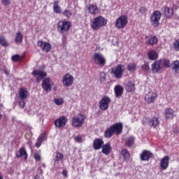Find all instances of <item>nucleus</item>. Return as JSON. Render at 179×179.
<instances>
[{
	"mask_svg": "<svg viewBox=\"0 0 179 179\" xmlns=\"http://www.w3.org/2000/svg\"><path fill=\"white\" fill-rule=\"evenodd\" d=\"M107 24V20L104 17L99 15L92 20L91 27L92 30H99L101 27H104Z\"/></svg>",
	"mask_w": 179,
	"mask_h": 179,
	"instance_id": "f257e3e1",
	"label": "nucleus"
},
{
	"mask_svg": "<svg viewBox=\"0 0 179 179\" xmlns=\"http://www.w3.org/2000/svg\"><path fill=\"white\" fill-rule=\"evenodd\" d=\"M71 22L65 20H60L57 22V31L60 33V34H65V33H68L69 29H71Z\"/></svg>",
	"mask_w": 179,
	"mask_h": 179,
	"instance_id": "f03ea898",
	"label": "nucleus"
},
{
	"mask_svg": "<svg viewBox=\"0 0 179 179\" xmlns=\"http://www.w3.org/2000/svg\"><path fill=\"white\" fill-rule=\"evenodd\" d=\"M18 96V106L20 108H24V106H26V102L24 101L29 97V91H27V89L22 87L20 89Z\"/></svg>",
	"mask_w": 179,
	"mask_h": 179,
	"instance_id": "7ed1b4c3",
	"label": "nucleus"
},
{
	"mask_svg": "<svg viewBox=\"0 0 179 179\" xmlns=\"http://www.w3.org/2000/svg\"><path fill=\"white\" fill-rule=\"evenodd\" d=\"M85 120H86V116L82 113H79L77 116L72 118L71 125L74 128H80L85 124Z\"/></svg>",
	"mask_w": 179,
	"mask_h": 179,
	"instance_id": "20e7f679",
	"label": "nucleus"
},
{
	"mask_svg": "<svg viewBox=\"0 0 179 179\" xmlns=\"http://www.w3.org/2000/svg\"><path fill=\"white\" fill-rule=\"evenodd\" d=\"M150 22L153 27H159L160 20L162 19V12L159 10L154 11L150 15Z\"/></svg>",
	"mask_w": 179,
	"mask_h": 179,
	"instance_id": "39448f33",
	"label": "nucleus"
},
{
	"mask_svg": "<svg viewBox=\"0 0 179 179\" xmlns=\"http://www.w3.org/2000/svg\"><path fill=\"white\" fill-rule=\"evenodd\" d=\"M128 25V16L123 15L120 16L115 21L116 29H125V27Z\"/></svg>",
	"mask_w": 179,
	"mask_h": 179,
	"instance_id": "423d86ee",
	"label": "nucleus"
},
{
	"mask_svg": "<svg viewBox=\"0 0 179 179\" xmlns=\"http://www.w3.org/2000/svg\"><path fill=\"white\" fill-rule=\"evenodd\" d=\"M124 72H125V66L123 64H117L115 69H113L111 71L112 75H114L116 79H121Z\"/></svg>",
	"mask_w": 179,
	"mask_h": 179,
	"instance_id": "0eeeda50",
	"label": "nucleus"
},
{
	"mask_svg": "<svg viewBox=\"0 0 179 179\" xmlns=\"http://www.w3.org/2000/svg\"><path fill=\"white\" fill-rule=\"evenodd\" d=\"M110 104H111V98L108 96H103L99 102V109L101 110V111H106V110H108Z\"/></svg>",
	"mask_w": 179,
	"mask_h": 179,
	"instance_id": "6e6552de",
	"label": "nucleus"
},
{
	"mask_svg": "<svg viewBox=\"0 0 179 179\" xmlns=\"http://www.w3.org/2000/svg\"><path fill=\"white\" fill-rule=\"evenodd\" d=\"M73 82H75V78H73V76H72L71 73H66L63 76L62 83L63 85L65 86V87H70V86H72V85H73Z\"/></svg>",
	"mask_w": 179,
	"mask_h": 179,
	"instance_id": "1a4fd4ad",
	"label": "nucleus"
},
{
	"mask_svg": "<svg viewBox=\"0 0 179 179\" xmlns=\"http://www.w3.org/2000/svg\"><path fill=\"white\" fill-rule=\"evenodd\" d=\"M93 60L96 65H99L100 66L106 65V58L101 53L95 52L93 55Z\"/></svg>",
	"mask_w": 179,
	"mask_h": 179,
	"instance_id": "9d476101",
	"label": "nucleus"
},
{
	"mask_svg": "<svg viewBox=\"0 0 179 179\" xmlns=\"http://www.w3.org/2000/svg\"><path fill=\"white\" fill-rule=\"evenodd\" d=\"M68 122V117L66 116L63 115L60 116L59 118L56 119L54 122V125L56 128H64L66 123Z\"/></svg>",
	"mask_w": 179,
	"mask_h": 179,
	"instance_id": "9b49d317",
	"label": "nucleus"
},
{
	"mask_svg": "<svg viewBox=\"0 0 179 179\" xmlns=\"http://www.w3.org/2000/svg\"><path fill=\"white\" fill-rule=\"evenodd\" d=\"M151 69L153 73H159L163 69V61L162 59L155 61L151 65Z\"/></svg>",
	"mask_w": 179,
	"mask_h": 179,
	"instance_id": "f8f14e48",
	"label": "nucleus"
},
{
	"mask_svg": "<svg viewBox=\"0 0 179 179\" xmlns=\"http://www.w3.org/2000/svg\"><path fill=\"white\" fill-rule=\"evenodd\" d=\"M153 157H155L153 152L148 150H143L142 153L140 154V158L142 162H148Z\"/></svg>",
	"mask_w": 179,
	"mask_h": 179,
	"instance_id": "ddd939ff",
	"label": "nucleus"
},
{
	"mask_svg": "<svg viewBox=\"0 0 179 179\" xmlns=\"http://www.w3.org/2000/svg\"><path fill=\"white\" fill-rule=\"evenodd\" d=\"M162 10L166 19H171L174 16V9L173 8L165 6L162 8Z\"/></svg>",
	"mask_w": 179,
	"mask_h": 179,
	"instance_id": "4468645a",
	"label": "nucleus"
},
{
	"mask_svg": "<svg viewBox=\"0 0 179 179\" xmlns=\"http://www.w3.org/2000/svg\"><path fill=\"white\" fill-rule=\"evenodd\" d=\"M37 44L41 48L43 52H50V51H51V43L48 42H44L43 41H38Z\"/></svg>",
	"mask_w": 179,
	"mask_h": 179,
	"instance_id": "2eb2a0df",
	"label": "nucleus"
},
{
	"mask_svg": "<svg viewBox=\"0 0 179 179\" xmlns=\"http://www.w3.org/2000/svg\"><path fill=\"white\" fill-rule=\"evenodd\" d=\"M112 131H113L114 134L117 136L118 135H121L122 133V129L124 128V125L121 122L113 124L110 126Z\"/></svg>",
	"mask_w": 179,
	"mask_h": 179,
	"instance_id": "dca6fc26",
	"label": "nucleus"
},
{
	"mask_svg": "<svg viewBox=\"0 0 179 179\" xmlns=\"http://www.w3.org/2000/svg\"><path fill=\"white\" fill-rule=\"evenodd\" d=\"M145 44H147V45H156V44H157V43H159V39L157 38V36H148V35H146L145 36Z\"/></svg>",
	"mask_w": 179,
	"mask_h": 179,
	"instance_id": "f3484780",
	"label": "nucleus"
},
{
	"mask_svg": "<svg viewBox=\"0 0 179 179\" xmlns=\"http://www.w3.org/2000/svg\"><path fill=\"white\" fill-rule=\"evenodd\" d=\"M170 164V157L168 155L164 156L160 162L159 166L162 170H167Z\"/></svg>",
	"mask_w": 179,
	"mask_h": 179,
	"instance_id": "a211bd4d",
	"label": "nucleus"
},
{
	"mask_svg": "<svg viewBox=\"0 0 179 179\" xmlns=\"http://www.w3.org/2000/svg\"><path fill=\"white\" fill-rule=\"evenodd\" d=\"M157 99V94L156 92H149L145 97V101L148 104H152L155 103Z\"/></svg>",
	"mask_w": 179,
	"mask_h": 179,
	"instance_id": "6ab92c4d",
	"label": "nucleus"
},
{
	"mask_svg": "<svg viewBox=\"0 0 179 179\" xmlns=\"http://www.w3.org/2000/svg\"><path fill=\"white\" fill-rule=\"evenodd\" d=\"M42 88L47 92H51V78H46L43 80Z\"/></svg>",
	"mask_w": 179,
	"mask_h": 179,
	"instance_id": "aec40b11",
	"label": "nucleus"
},
{
	"mask_svg": "<svg viewBox=\"0 0 179 179\" xmlns=\"http://www.w3.org/2000/svg\"><path fill=\"white\" fill-rule=\"evenodd\" d=\"M103 145L104 141H103V138H96L93 141V148L94 150H100Z\"/></svg>",
	"mask_w": 179,
	"mask_h": 179,
	"instance_id": "412c9836",
	"label": "nucleus"
},
{
	"mask_svg": "<svg viewBox=\"0 0 179 179\" xmlns=\"http://www.w3.org/2000/svg\"><path fill=\"white\" fill-rule=\"evenodd\" d=\"M101 152L103 155H108L111 153L113 150V147H111V143L108 142L106 144H103L101 148Z\"/></svg>",
	"mask_w": 179,
	"mask_h": 179,
	"instance_id": "4be33fe9",
	"label": "nucleus"
},
{
	"mask_svg": "<svg viewBox=\"0 0 179 179\" xmlns=\"http://www.w3.org/2000/svg\"><path fill=\"white\" fill-rule=\"evenodd\" d=\"M115 96L120 99L122 94H124V87L120 85H117L114 87Z\"/></svg>",
	"mask_w": 179,
	"mask_h": 179,
	"instance_id": "5701e85b",
	"label": "nucleus"
},
{
	"mask_svg": "<svg viewBox=\"0 0 179 179\" xmlns=\"http://www.w3.org/2000/svg\"><path fill=\"white\" fill-rule=\"evenodd\" d=\"M124 89L129 93H132V92H135L136 90L135 83L131 80L127 81V83L125 85Z\"/></svg>",
	"mask_w": 179,
	"mask_h": 179,
	"instance_id": "b1692460",
	"label": "nucleus"
},
{
	"mask_svg": "<svg viewBox=\"0 0 179 179\" xmlns=\"http://www.w3.org/2000/svg\"><path fill=\"white\" fill-rule=\"evenodd\" d=\"M166 120H173L174 118V110L172 108H166L164 111Z\"/></svg>",
	"mask_w": 179,
	"mask_h": 179,
	"instance_id": "393cba45",
	"label": "nucleus"
},
{
	"mask_svg": "<svg viewBox=\"0 0 179 179\" xmlns=\"http://www.w3.org/2000/svg\"><path fill=\"white\" fill-rule=\"evenodd\" d=\"M87 9L91 15H97L99 13V7L96 4H90Z\"/></svg>",
	"mask_w": 179,
	"mask_h": 179,
	"instance_id": "a878e982",
	"label": "nucleus"
},
{
	"mask_svg": "<svg viewBox=\"0 0 179 179\" xmlns=\"http://www.w3.org/2000/svg\"><path fill=\"white\" fill-rule=\"evenodd\" d=\"M15 43L17 45H20L23 43V34L20 31H17L15 36Z\"/></svg>",
	"mask_w": 179,
	"mask_h": 179,
	"instance_id": "bb28decb",
	"label": "nucleus"
},
{
	"mask_svg": "<svg viewBox=\"0 0 179 179\" xmlns=\"http://www.w3.org/2000/svg\"><path fill=\"white\" fill-rule=\"evenodd\" d=\"M148 59L150 61H155V59H157L159 58V54L156 50H152L148 53Z\"/></svg>",
	"mask_w": 179,
	"mask_h": 179,
	"instance_id": "cd10ccee",
	"label": "nucleus"
},
{
	"mask_svg": "<svg viewBox=\"0 0 179 179\" xmlns=\"http://www.w3.org/2000/svg\"><path fill=\"white\" fill-rule=\"evenodd\" d=\"M160 122L159 121V117H153L149 121V127H152L153 128H156V127H159Z\"/></svg>",
	"mask_w": 179,
	"mask_h": 179,
	"instance_id": "c85d7f7f",
	"label": "nucleus"
},
{
	"mask_svg": "<svg viewBox=\"0 0 179 179\" xmlns=\"http://www.w3.org/2000/svg\"><path fill=\"white\" fill-rule=\"evenodd\" d=\"M33 76H40V78H45L47 76V73L42 70H34L32 72Z\"/></svg>",
	"mask_w": 179,
	"mask_h": 179,
	"instance_id": "c756f323",
	"label": "nucleus"
},
{
	"mask_svg": "<svg viewBox=\"0 0 179 179\" xmlns=\"http://www.w3.org/2000/svg\"><path fill=\"white\" fill-rule=\"evenodd\" d=\"M64 160V154L56 152L55 157V163H59V162H62Z\"/></svg>",
	"mask_w": 179,
	"mask_h": 179,
	"instance_id": "7c9ffc66",
	"label": "nucleus"
},
{
	"mask_svg": "<svg viewBox=\"0 0 179 179\" xmlns=\"http://www.w3.org/2000/svg\"><path fill=\"white\" fill-rule=\"evenodd\" d=\"M0 45L2 47H9V42H8V40H6V38L3 36V35L0 36Z\"/></svg>",
	"mask_w": 179,
	"mask_h": 179,
	"instance_id": "2f4dec72",
	"label": "nucleus"
},
{
	"mask_svg": "<svg viewBox=\"0 0 179 179\" xmlns=\"http://www.w3.org/2000/svg\"><path fill=\"white\" fill-rule=\"evenodd\" d=\"M20 154H17L16 155V157H17L18 159L20 157H23V156H24L25 159H27V152L26 151V149H24V148H20L18 150Z\"/></svg>",
	"mask_w": 179,
	"mask_h": 179,
	"instance_id": "473e14b6",
	"label": "nucleus"
},
{
	"mask_svg": "<svg viewBox=\"0 0 179 179\" xmlns=\"http://www.w3.org/2000/svg\"><path fill=\"white\" fill-rule=\"evenodd\" d=\"M121 155L123 157L124 160H129L131 157V154H129V151L127 149H122Z\"/></svg>",
	"mask_w": 179,
	"mask_h": 179,
	"instance_id": "72a5a7b5",
	"label": "nucleus"
},
{
	"mask_svg": "<svg viewBox=\"0 0 179 179\" xmlns=\"http://www.w3.org/2000/svg\"><path fill=\"white\" fill-rule=\"evenodd\" d=\"M114 131L110 126L104 131V136L107 138H111L114 135Z\"/></svg>",
	"mask_w": 179,
	"mask_h": 179,
	"instance_id": "f704fd0d",
	"label": "nucleus"
},
{
	"mask_svg": "<svg viewBox=\"0 0 179 179\" xmlns=\"http://www.w3.org/2000/svg\"><path fill=\"white\" fill-rule=\"evenodd\" d=\"M59 3V1H54L53 10L55 13H61L62 10H61V7L58 5Z\"/></svg>",
	"mask_w": 179,
	"mask_h": 179,
	"instance_id": "c9c22d12",
	"label": "nucleus"
},
{
	"mask_svg": "<svg viewBox=\"0 0 179 179\" xmlns=\"http://www.w3.org/2000/svg\"><path fill=\"white\" fill-rule=\"evenodd\" d=\"M45 138V136H44V134L40 135L37 139V142L36 143L35 146L36 148H40Z\"/></svg>",
	"mask_w": 179,
	"mask_h": 179,
	"instance_id": "e433bc0d",
	"label": "nucleus"
},
{
	"mask_svg": "<svg viewBox=\"0 0 179 179\" xmlns=\"http://www.w3.org/2000/svg\"><path fill=\"white\" fill-rule=\"evenodd\" d=\"M127 69L129 72H135L136 71V64L135 63H130L127 66Z\"/></svg>",
	"mask_w": 179,
	"mask_h": 179,
	"instance_id": "4c0bfd02",
	"label": "nucleus"
},
{
	"mask_svg": "<svg viewBox=\"0 0 179 179\" xmlns=\"http://www.w3.org/2000/svg\"><path fill=\"white\" fill-rule=\"evenodd\" d=\"M11 59L13 62H17V61H23V56L15 55L12 56Z\"/></svg>",
	"mask_w": 179,
	"mask_h": 179,
	"instance_id": "58836bf2",
	"label": "nucleus"
},
{
	"mask_svg": "<svg viewBox=\"0 0 179 179\" xmlns=\"http://www.w3.org/2000/svg\"><path fill=\"white\" fill-rule=\"evenodd\" d=\"M172 65V69H173V71H176V73H178V71H179V61H174Z\"/></svg>",
	"mask_w": 179,
	"mask_h": 179,
	"instance_id": "ea45409f",
	"label": "nucleus"
},
{
	"mask_svg": "<svg viewBox=\"0 0 179 179\" xmlns=\"http://www.w3.org/2000/svg\"><path fill=\"white\" fill-rule=\"evenodd\" d=\"M174 51H179V38L175 39L173 43Z\"/></svg>",
	"mask_w": 179,
	"mask_h": 179,
	"instance_id": "a19ab883",
	"label": "nucleus"
},
{
	"mask_svg": "<svg viewBox=\"0 0 179 179\" xmlns=\"http://www.w3.org/2000/svg\"><path fill=\"white\" fill-rule=\"evenodd\" d=\"M134 142H135V138L129 137L127 139V141L126 142V145L127 146H132V145H134Z\"/></svg>",
	"mask_w": 179,
	"mask_h": 179,
	"instance_id": "79ce46f5",
	"label": "nucleus"
},
{
	"mask_svg": "<svg viewBox=\"0 0 179 179\" xmlns=\"http://www.w3.org/2000/svg\"><path fill=\"white\" fill-rule=\"evenodd\" d=\"M54 103L56 104V106H62V104H64V99H55Z\"/></svg>",
	"mask_w": 179,
	"mask_h": 179,
	"instance_id": "37998d69",
	"label": "nucleus"
},
{
	"mask_svg": "<svg viewBox=\"0 0 179 179\" xmlns=\"http://www.w3.org/2000/svg\"><path fill=\"white\" fill-rule=\"evenodd\" d=\"M63 15L64 16H65L66 17H67L68 19H70V17H72V13H71V11L68 10H65L63 12Z\"/></svg>",
	"mask_w": 179,
	"mask_h": 179,
	"instance_id": "c03bdc74",
	"label": "nucleus"
},
{
	"mask_svg": "<svg viewBox=\"0 0 179 179\" xmlns=\"http://www.w3.org/2000/svg\"><path fill=\"white\" fill-rule=\"evenodd\" d=\"M141 69H143V71H145V72H149V71H150V67L149 66V64H145L141 66Z\"/></svg>",
	"mask_w": 179,
	"mask_h": 179,
	"instance_id": "a18cd8bd",
	"label": "nucleus"
},
{
	"mask_svg": "<svg viewBox=\"0 0 179 179\" xmlns=\"http://www.w3.org/2000/svg\"><path fill=\"white\" fill-rule=\"evenodd\" d=\"M34 158L36 162H41V155L38 152L34 154Z\"/></svg>",
	"mask_w": 179,
	"mask_h": 179,
	"instance_id": "49530a36",
	"label": "nucleus"
},
{
	"mask_svg": "<svg viewBox=\"0 0 179 179\" xmlns=\"http://www.w3.org/2000/svg\"><path fill=\"white\" fill-rule=\"evenodd\" d=\"M138 11L140 13H141V15H144V13H146V12L148 11V8H146L145 6H141L139 8Z\"/></svg>",
	"mask_w": 179,
	"mask_h": 179,
	"instance_id": "de8ad7c7",
	"label": "nucleus"
},
{
	"mask_svg": "<svg viewBox=\"0 0 179 179\" xmlns=\"http://www.w3.org/2000/svg\"><path fill=\"white\" fill-rule=\"evenodd\" d=\"M99 82H100L101 83H103L106 82V73H101L100 74Z\"/></svg>",
	"mask_w": 179,
	"mask_h": 179,
	"instance_id": "09e8293b",
	"label": "nucleus"
},
{
	"mask_svg": "<svg viewBox=\"0 0 179 179\" xmlns=\"http://www.w3.org/2000/svg\"><path fill=\"white\" fill-rule=\"evenodd\" d=\"M164 66H165V68H170V60L165 59H164L163 62Z\"/></svg>",
	"mask_w": 179,
	"mask_h": 179,
	"instance_id": "8fccbe9b",
	"label": "nucleus"
},
{
	"mask_svg": "<svg viewBox=\"0 0 179 179\" xmlns=\"http://www.w3.org/2000/svg\"><path fill=\"white\" fill-rule=\"evenodd\" d=\"M149 121H150V120L149 119V117H144L143 118L142 122L143 124V125H146V124H149Z\"/></svg>",
	"mask_w": 179,
	"mask_h": 179,
	"instance_id": "3c124183",
	"label": "nucleus"
},
{
	"mask_svg": "<svg viewBox=\"0 0 179 179\" xmlns=\"http://www.w3.org/2000/svg\"><path fill=\"white\" fill-rule=\"evenodd\" d=\"M75 141H77L78 143H82L83 142V139H82V136H77L76 137H75Z\"/></svg>",
	"mask_w": 179,
	"mask_h": 179,
	"instance_id": "603ef678",
	"label": "nucleus"
},
{
	"mask_svg": "<svg viewBox=\"0 0 179 179\" xmlns=\"http://www.w3.org/2000/svg\"><path fill=\"white\" fill-rule=\"evenodd\" d=\"M1 3L6 6L10 5V0H1Z\"/></svg>",
	"mask_w": 179,
	"mask_h": 179,
	"instance_id": "864d4df0",
	"label": "nucleus"
},
{
	"mask_svg": "<svg viewBox=\"0 0 179 179\" xmlns=\"http://www.w3.org/2000/svg\"><path fill=\"white\" fill-rule=\"evenodd\" d=\"M2 71L6 73V75H9V70L6 68V66H3Z\"/></svg>",
	"mask_w": 179,
	"mask_h": 179,
	"instance_id": "5fc2aeb1",
	"label": "nucleus"
},
{
	"mask_svg": "<svg viewBox=\"0 0 179 179\" xmlns=\"http://www.w3.org/2000/svg\"><path fill=\"white\" fill-rule=\"evenodd\" d=\"M62 174L66 178V177H68V171H66V169L63 170Z\"/></svg>",
	"mask_w": 179,
	"mask_h": 179,
	"instance_id": "6e6d98bb",
	"label": "nucleus"
},
{
	"mask_svg": "<svg viewBox=\"0 0 179 179\" xmlns=\"http://www.w3.org/2000/svg\"><path fill=\"white\" fill-rule=\"evenodd\" d=\"M34 179H40V176L38 175H36L35 177H34Z\"/></svg>",
	"mask_w": 179,
	"mask_h": 179,
	"instance_id": "4d7b16f0",
	"label": "nucleus"
},
{
	"mask_svg": "<svg viewBox=\"0 0 179 179\" xmlns=\"http://www.w3.org/2000/svg\"><path fill=\"white\" fill-rule=\"evenodd\" d=\"M0 179H3V176H2V173H0Z\"/></svg>",
	"mask_w": 179,
	"mask_h": 179,
	"instance_id": "13d9d810",
	"label": "nucleus"
},
{
	"mask_svg": "<svg viewBox=\"0 0 179 179\" xmlns=\"http://www.w3.org/2000/svg\"><path fill=\"white\" fill-rule=\"evenodd\" d=\"M1 118H2V115L0 113V120H1Z\"/></svg>",
	"mask_w": 179,
	"mask_h": 179,
	"instance_id": "bf43d9fd",
	"label": "nucleus"
},
{
	"mask_svg": "<svg viewBox=\"0 0 179 179\" xmlns=\"http://www.w3.org/2000/svg\"><path fill=\"white\" fill-rule=\"evenodd\" d=\"M0 159H1V156H0Z\"/></svg>",
	"mask_w": 179,
	"mask_h": 179,
	"instance_id": "052dcab7",
	"label": "nucleus"
}]
</instances>
